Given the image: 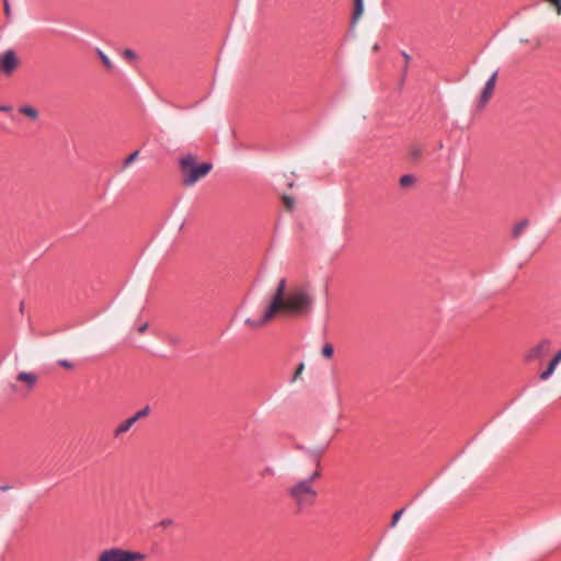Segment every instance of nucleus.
I'll return each instance as SVG.
<instances>
[{
  "instance_id": "nucleus-1",
  "label": "nucleus",
  "mask_w": 561,
  "mask_h": 561,
  "mask_svg": "<svg viewBox=\"0 0 561 561\" xmlns=\"http://www.w3.org/2000/svg\"><path fill=\"white\" fill-rule=\"evenodd\" d=\"M312 305L313 298L306 288L294 287L287 291L286 278H280L264 313L259 319H247L245 323L259 329L271 322L278 313L308 314Z\"/></svg>"
},
{
  "instance_id": "nucleus-2",
  "label": "nucleus",
  "mask_w": 561,
  "mask_h": 561,
  "mask_svg": "<svg viewBox=\"0 0 561 561\" xmlns=\"http://www.w3.org/2000/svg\"><path fill=\"white\" fill-rule=\"evenodd\" d=\"M181 179L184 186H193L204 179L213 169L210 162L197 163L195 154H185L179 160Z\"/></svg>"
},
{
  "instance_id": "nucleus-3",
  "label": "nucleus",
  "mask_w": 561,
  "mask_h": 561,
  "mask_svg": "<svg viewBox=\"0 0 561 561\" xmlns=\"http://www.w3.org/2000/svg\"><path fill=\"white\" fill-rule=\"evenodd\" d=\"M320 471L316 470L309 478L295 482L287 489V494L297 504L302 507L310 505L317 497V491L313 488V482L319 479Z\"/></svg>"
},
{
  "instance_id": "nucleus-4",
  "label": "nucleus",
  "mask_w": 561,
  "mask_h": 561,
  "mask_svg": "<svg viewBox=\"0 0 561 561\" xmlns=\"http://www.w3.org/2000/svg\"><path fill=\"white\" fill-rule=\"evenodd\" d=\"M145 554L113 547L101 551V561H144Z\"/></svg>"
},
{
  "instance_id": "nucleus-5",
  "label": "nucleus",
  "mask_w": 561,
  "mask_h": 561,
  "mask_svg": "<svg viewBox=\"0 0 561 561\" xmlns=\"http://www.w3.org/2000/svg\"><path fill=\"white\" fill-rule=\"evenodd\" d=\"M497 75H499V71L494 70L493 73L491 75V77L488 79L483 90L481 91V93L477 100L476 106H477L478 111H482L485 107V105L489 103V101L491 100L493 92L495 90Z\"/></svg>"
},
{
  "instance_id": "nucleus-6",
  "label": "nucleus",
  "mask_w": 561,
  "mask_h": 561,
  "mask_svg": "<svg viewBox=\"0 0 561 561\" xmlns=\"http://www.w3.org/2000/svg\"><path fill=\"white\" fill-rule=\"evenodd\" d=\"M20 59L15 51L12 49L5 50L0 56V73L11 76L12 72L19 67Z\"/></svg>"
},
{
  "instance_id": "nucleus-7",
  "label": "nucleus",
  "mask_w": 561,
  "mask_h": 561,
  "mask_svg": "<svg viewBox=\"0 0 561 561\" xmlns=\"http://www.w3.org/2000/svg\"><path fill=\"white\" fill-rule=\"evenodd\" d=\"M560 362H561V350L551 359L547 369L540 374V379L541 380L549 379L552 376V374L554 373V370H556L557 366L560 364Z\"/></svg>"
},
{
  "instance_id": "nucleus-8",
  "label": "nucleus",
  "mask_w": 561,
  "mask_h": 561,
  "mask_svg": "<svg viewBox=\"0 0 561 561\" xmlns=\"http://www.w3.org/2000/svg\"><path fill=\"white\" fill-rule=\"evenodd\" d=\"M549 346V341L543 340L538 345H536L534 348H531L527 355V360H531L535 357L541 356L546 353Z\"/></svg>"
},
{
  "instance_id": "nucleus-9",
  "label": "nucleus",
  "mask_w": 561,
  "mask_h": 561,
  "mask_svg": "<svg viewBox=\"0 0 561 561\" xmlns=\"http://www.w3.org/2000/svg\"><path fill=\"white\" fill-rule=\"evenodd\" d=\"M136 422L134 421V419L130 416L128 419H126L125 421H123L115 430H114V436L115 437H118L121 436L122 434L128 432L130 430V427L135 424Z\"/></svg>"
},
{
  "instance_id": "nucleus-10",
  "label": "nucleus",
  "mask_w": 561,
  "mask_h": 561,
  "mask_svg": "<svg viewBox=\"0 0 561 561\" xmlns=\"http://www.w3.org/2000/svg\"><path fill=\"white\" fill-rule=\"evenodd\" d=\"M16 379L21 382H25L30 388H32L37 381V376L33 373L23 371L18 375Z\"/></svg>"
},
{
  "instance_id": "nucleus-11",
  "label": "nucleus",
  "mask_w": 561,
  "mask_h": 561,
  "mask_svg": "<svg viewBox=\"0 0 561 561\" xmlns=\"http://www.w3.org/2000/svg\"><path fill=\"white\" fill-rule=\"evenodd\" d=\"M19 112L26 117L31 118L32 121H36L38 118V111L30 105L21 106L19 108Z\"/></svg>"
},
{
  "instance_id": "nucleus-12",
  "label": "nucleus",
  "mask_w": 561,
  "mask_h": 561,
  "mask_svg": "<svg viewBox=\"0 0 561 561\" xmlns=\"http://www.w3.org/2000/svg\"><path fill=\"white\" fill-rule=\"evenodd\" d=\"M528 226V220H523L520 222H518L517 225H515L514 229H513V236L514 238H518L523 231L527 228Z\"/></svg>"
},
{
  "instance_id": "nucleus-13",
  "label": "nucleus",
  "mask_w": 561,
  "mask_h": 561,
  "mask_svg": "<svg viewBox=\"0 0 561 561\" xmlns=\"http://www.w3.org/2000/svg\"><path fill=\"white\" fill-rule=\"evenodd\" d=\"M98 55H99L100 59L102 60L103 65L108 70H113L114 69L113 62L111 61V59L102 50L98 49Z\"/></svg>"
},
{
  "instance_id": "nucleus-14",
  "label": "nucleus",
  "mask_w": 561,
  "mask_h": 561,
  "mask_svg": "<svg viewBox=\"0 0 561 561\" xmlns=\"http://www.w3.org/2000/svg\"><path fill=\"white\" fill-rule=\"evenodd\" d=\"M333 353H334V348H333L332 344H330V343H327L321 350V354L325 358H331L333 356Z\"/></svg>"
},
{
  "instance_id": "nucleus-15",
  "label": "nucleus",
  "mask_w": 561,
  "mask_h": 561,
  "mask_svg": "<svg viewBox=\"0 0 561 561\" xmlns=\"http://www.w3.org/2000/svg\"><path fill=\"white\" fill-rule=\"evenodd\" d=\"M150 412V408L147 405L145 407L144 409L139 410L135 415H133L131 417L134 419L135 422H137L138 420L147 416Z\"/></svg>"
},
{
  "instance_id": "nucleus-16",
  "label": "nucleus",
  "mask_w": 561,
  "mask_h": 561,
  "mask_svg": "<svg viewBox=\"0 0 561 561\" xmlns=\"http://www.w3.org/2000/svg\"><path fill=\"white\" fill-rule=\"evenodd\" d=\"M283 202H284V205H285V208L287 210H293L294 208V205H295V201L290 197V196H283Z\"/></svg>"
},
{
  "instance_id": "nucleus-17",
  "label": "nucleus",
  "mask_w": 561,
  "mask_h": 561,
  "mask_svg": "<svg viewBox=\"0 0 561 561\" xmlns=\"http://www.w3.org/2000/svg\"><path fill=\"white\" fill-rule=\"evenodd\" d=\"M414 182V178L412 175H403L400 179L401 186H408L411 185Z\"/></svg>"
},
{
  "instance_id": "nucleus-18",
  "label": "nucleus",
  "mask_w": 561,
  "mask_h": 561,
  "mask_svg": "<svg viewBox=\"0 0 561 561\" xmlns=\"http://www.w3.org/2000/svg\"><path fill=\"white\" fill-rule=\"evenodd\" d=\"M363 13V0H355V18H359Z\"/></svg>"
},
{
  "instance_id": "nucleus-19",
  "label": "nucleus",
  "mask_w": 561,
  "mask_h": 561,
  "mask_svg": "<svg viewBox=\"0 0 561 561\" xmlns=\"http://www.w3.org/2000/svg\"><path fill=\"white\" fill-rule=\"evenodd\" d=\"M138 154H139V152H138V151H134L131 154H129V156L126 158V160H125L124 167H128V165H129V164H131L135 160H137Z\"/></svg>"
},
{
  "instance_id": "nucleus-20",
  "label": "nucleus",
  "mask_w": 561,
  "mask_h": 561,
  "mask_svg": "<svg viewBox=\"0 0 561 561\" xmlns=\"http://www.w3.org/2000/svg\"><path fill=\"white\" fill-rule=\"evenodd\" d=\"M402 514H403V510L397 511L393 514L392 520H391V527H394L398 524V522L400 520Z\"/></svg>"
},
{
  "instance_id": "nucleus-21",
  "label": "nucleus",
  "mask_w": 561,
  "mask_h": 561,
  "mask_svg": "<svg viewBox=\"0 0 561 561\" xmlns=\"http://www.w3.org/2000/svg\"><path fill=\"white\" fill-rule=\"evenodd\" d=\"M557 10L558 14H561V0H547Z\"/></svg>"
},
{
  "instance_id": "nucleus-22",
  "label": "nucleus",
  "mask_w": 561,
  "mask_h": 561,
  "mask_svg": "<svg viewBox=\"0 0 561 561\" xmlns=\"http://www.w3.org/2000/svg\"><path fill=\"white\" fill-rule=\"evenodd\" d=\"M59 365L67 368V369H71L73 367V364L68 362V360H59Z\"/></svg>"
},
{
  "instance_id": "nucleus-23",
  "label": "nucleus",
  "mask_w": 561,
  "mask_h": 561,
  "mask_svg": "<svg viewBox=\"0 0 561 561\" xmlns=\"http://www.w3.org/2000/svg\"><path fill=\"white\" fill-rule=\"evenodd\" d=\"M124 56H125L126 58H128V59H134V58L136 57V54H135L133 50H130V49H126V50L124 51Z\"/></svg>"
},
{
  "instance_id": "nucleus-24",
  "label": "nucleus",
  "mask_w": 561,
  "mask_h": 561,
  "mask_svg": "<svg viewBox=\"0 0 561 561\" xmlns=\"http://www.w3.org/2000/svg\"><path fill=\"white\" fill-rule=\"evenodd\" d=\"M304 368H305L304 364H300L298 366V368L296 370V374H295V377H294L295 379L302 373Z\"/></svg>"
},
{
  "instance_id": "nucleus-25",
  "label": "nucleus",
  "mask_w": 561,
  "mask_h": 561,
  "mask_svg": "<svg viewBox=\"0 0 561 561\" xmlns=\"http://www.w3.org/2000/svg\"><path fill=\"white\" fill-rule=\"evenodd\" d=\"M170 525H172V520L171 519H164V520L161 522V526H163V527H168Z\"/></svg>"
},
{
  "instance_id": "nucleus-26",
  "label": "nucleus",
  "mask_w": 561,
  "mask_h": 561,
  "mask_svg": "<svg viewBox=\"0 0 561 561\" xmlns=\"http://www.w3.org/2000/svg\"><path fill=\"white\" fill-rule=\"evenodd\" d=\"M402 57H403V58H404V60H405V68H407V67H408V64H409V61H410V56H409L407 53H404V51H403V53H402Z\"/></svg>"
},
{
  "instance_id": "nucleus-27",
  "label": "nucleus",
  "mask_w": 561,
  "mask_h": 561,
  "mask_svg": "<svg viewBox=\"0 0 561 561\" xmlns=\"http://www.w3.org/2000/svg\"><path fill=\"white\" fill-rule=\"evenodd\" d=\"M147 328H148V323H145V324H142V325L138 329V332H139V333H144V332L147 330Z\"/></svg>"
},
{
  "instance_id": "nucleus-28",
  "label": "nucleus",
  "mask_w": 561,
  "mask_h": 561,
  "mask_svg": "<svg viewBox=\"0 0 561 561\" xmlns=\"http://www.w3.org/2000/svg\"><path fill=\"white\" fill-rule=\"evenodd\" d=\"M9 111H11L10 106H5V105L0 106V112H9Z\"/></svg>"
},
{
  "instance_id": "nucleus-29",
  "label": "nucleus",
  "mask_w": 561,
  "mask_h": 561,
  "mask_svg": "<svg viewBox=\"0 0 561 561\" xmlns=\"http://www.w3.org/2000/svg\"><path fill=\"white\" fill-rule=\"evenodd\" d=\"M4 10H5V14L8 15L10 12V9H9V4L7 2L4 3Z\"/></svg>"
},
{
  "instance_id": "nucleus-30",
  "label": "nucleus",
  "mask_w": 561,
  "mask_h": 561,
  "mask_svg": "<svg viewBox=\"0 0 561 561\" xmlns=\"http://www.w3.org/2000/svg\"><path fill=\"white\" fill-rule=\"evenodd\" d=\"M413 154H414L415 157H416V156H419V154H420V150H414V151H413Z\"/></svg>"
},
{
  "instance_id": "nucleus-31",
  "label": "nucleus",
  "mask_w": 561,
  "mask_h": 561,
  "mask_svg": "<svg viewBox=\"0 0 561 561\" xmlns=\"http://www.w3.org/2000/svg\"><path fill=\"white\" fill-rule=\"evenodd\" d=\"M0 490H1V491L9 490V486H0Z\"/></svg>"
},
{
  "instance_id": "nucleus-32",
  "label": "nucleus",
  "mask_w": 561,
  "mask_h": 561,
  "mask_svg": "<svg viewBox=\"0 0 561 561\" xmlns=\"http://www.w3.org/2000/svg\"><path fill=\"white\" fill-rule=\"evenodd\" d=\"M95 561H101V552L98 554V558Z\"/></svg>"
}]
</instances>
